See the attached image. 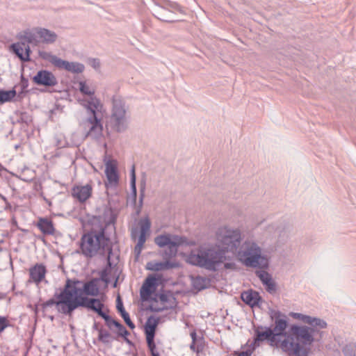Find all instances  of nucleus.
<instances>
[{"instance_id":"1","label":"nucleus","mask_w":356,"mask_h":356,"mask_svg":"<svg viewBox=\"0 0 356 356\" xmlns=\"http://www.w3.org/2000/svg\"><path fill=\"white\" fill-rule=\"evenodd\" d=\"M273 327L256 331V340H268L271 346L288 356H309L314 341V329L306 325H292L286 331L288 319L284 314L275 311L271 314Z\"/></svg>"},{"instance_id":"2","label":"nucleus","mask_w":356,"mask_h":356,"mask_svg":"<svg viewBox=\"0 0 356 356\" xmlns=\"http://www.w3.org/2000/svg\"><path fill=\"white\" fill-rule=\"evenodd\" d=\"M78 89L84 96L79 99L80 104L91 115L81 122V126L86 130V135L95 139L103 136V126L101 120L97 118V113L102 112L104 106L100 99L95 95L96 88L88 81H80L77 83Z\"/></svg>"},{"instance_id":"3","label":"nucleus","mask_w":356,"mask_h":356,"mask_svg":"<svg viewBox=\"0 0 356 356\" xmlns=\"http://www.w3.org/2000/svg\"><path fill=\"white\" fill-rule=\"evenodd\" d=\"M216 243L213 248L216 249L219 254L224 268L226 269H235L236 264L230 260L229 254L235 255L241 241L242 233L239 228L229 225H222L217 228L215 232Z\"/></svg>"},{"instance_id":"4","label":"nucleus","mask_w":356,"mask_h":356,"mask_svg":"<svg viewBox=\"0 0 356 356\" xmlns=\"http://www.w3.org/2000/svg\"><path fill=\"white\" fill-rule=\"evenodd\" d=\"M100 284L101 280L98 278L86 282L67 280L60 296V309L72 306L84 299H90V297L97 296L99 294Z\"/></svg>"},{"instance_id":"5","label":"nucleus","mask_w":356,"mask_h":356,"mask_svg":"<svg viewBox=\"0 0 356 356\" xmlns=\"http://www.w3.org/2000/svg\"><path fill=\"white\" fill-rule=\"evenodd\" d=\"M80 249L86 257L92 258L106 254L108 261L112 251L110 240L105 236L103 227L98 229H92L84 234L81 238Z\"/></svg>"},{"instance_id":"6","label":"nucleus","mask_w":356,"mask_h":356,"mask_svg":"<svg viewBox=\"0 0 356 356\" xmlns=\"http://www.w3.org/2000/svg\"><path fill=\"white\" fill-rule=\"evenodd\" d=\"M235 255L246 267L266 269L269 266L270 257L264 252L259 243L253 238L245 239Z\"/></svg>"},{"instance_id":"7","label":"nucleus","mask_w":356,"mask_h":356,"mask_svg":"<svg viewBox=\"0 0 356 356\" xmlns=\"http://www.w3.org/2000/svg\"><path fill=\"white\" fill-rule=\"evenodd\" d=\"M188 263L211 271H216L223 264L217 254L216 249L212 247H200L193 250L188 255Z\"/></svg>"},{"instance_id":"8","label":"nucleus","mask_w":356,"mask_h":356,"mask_svg":"<svg viewBox=\"0 0 356 356\" xmlns=\"http://www.w3.org/2000/svg\"><path fill=\"white\" fill-rule=\"evenodd\" d=\"M110 122L113 129L118 132H122L127 128L125 104L120 97L113 98Z\"/></svg>"},{"instance_id":"9","label":"nucleus","mask_w":356,"mask_h":356,"mask_svg":"<svg viewBox=\"0 0 356 356\" xmlns=\"http://www.w3.org/2000/svg\"><path fill=\"white\" fill-rule=\"evenodd\" d=\"M155 243L159 247H166L163 254L164 259H170L177 252V248L184 243L182 238L175 235H160L155 238Z\"/></svg>"},{"instance_id":"10","label":"nucleus","mask_w":356,"mask_h":356,"mask_svg":"<svg viewBox=\"0 0 356 356\" xmlns=\"http://www.w3.org/2000/svg\"><path fill=\"white\" fill-rule=\"evenodd\" d=\"M138 224L140 226L139 231L137 228H134L131 230V238L134 240H136L138 237L137 243L134 248V252L137 257H139L141 253L147 236L149 234L151 227L150 220L147 217L140 219Z\"/></svg>"},{"instance_id":"11","label":"nucleus","mask_w":356,"mask_h":356,"mask_svg":"<svg viewBox=\"0 0 356 356\" xmlns=\"http://www.w3.org/2000/svg\"><path fill=\"white\" fill-rule=\"evenodd\" d=\"M82 300L83 301H80L79 303L73 305L72 306L62 308L61 310L64 312L72 313L76 309L82 307L97 312L98 315L104 319H106L108 318V315L103 311L104 304L101 299L92 298L90 299H84Z\"/></svg>"},{"instance_id":"12","label":"nucleus","mask_w":356,"mask_h":356,"mask_svg":"<svg viewBox=\"0 0 356 356\" xmlns=\"http://www.w3.org/2000/svg\"><path fill=\"white\" fill-rule=\"evenodd\" d=\"M104 162L105 164L104 172L106 178L105 186L107 188H115L118 186L120 181L118 161L105 156Z\"/></svg>"},{"instance_id":"13","label":"nucleus","mask_w":356,"mask_h":356,"mask_svg":"<svg viewBox=\"0 0 356 356\" xmlns=\"http://www.w3.org/2000/svg\"><path fill=\"white\" fill-rule=\"evenodd\" d=\"M33 81L38 85L53 87L57 85L58 81L55 75L50 71L41 70L33 77Z\"/></svg>"},{"instance_id":"14","label":"nucleus","mask_w":356,"mask_h":356,"mask_svg":"<svg viewBox=\"0 0 356 356\" xmlns=\"http://www.w3.org/2000/svg\"><path fill=\"white\" fill-rule=\"evenodd\" d=\"M157 325L158 319L154 317H149L145 325L146 340L148 347L151 351L152 356H153V353H158L154 350L156 346L154 342L155 330Z\"/></svg>"},{"instance_id":"15","label":"nucleus","mask_w":356,"mask_h":356,"mask_svg":"<svg viewBox=\"0 0 356 356\" xmlns=\"http://www.w3.org/2000/svg\"><path fill=\"white\" fill-rule=\"evenodd\" d=\"M38 28L33 29H26L17 34V39L23 44L24 46L29 44L38 45L39 40H38Z\"/></svg>"},{"instance_id":"16","label":"nucleus","mask_w":356,"mask_h":356,"mask_svg":"<svg viewBox=\"0 0 356 356\" xmlns=\"http://www.w3.org/2000/svg\"><path fill=\"white\" fill-rule=\"evenodd\" d=\"M92 187L90 184L85 186H76L72 188V195L79 202L86 201L92 195Z\"/></svg>"},{"instance_id":"17","label":"nucleus","mask_w":356,"mask_h":356,"mask_svg":"<svg viewBox=\"0 0 356 356\" xmlns=\"http://www.w3.org/2000/svg\"><path fill=\"white\" fill-rule=\"evenodd\" d=\"M10 49L20 58L21 60L27 62L30 60L31 49L29 45L24 46L19 41L13 43L10 46Z\"/></svg>"},{"instance_id":"18","label":"nucleus","mask_w":356,"mask_h":356,"mask_svg":"<svg viewBox=\"0 0 356 356\" xmlns=\"http://www.w3.org/2000/svg\"><path fill=\"white\" fill-rule=\"evenodd\" d=\"M163 262L150 261L147 264V269L152 271H161L163 270L177 268L179 264L176 261H169V259H164Z\"/></svg>"},{"instance_id":"19","label":"nucleus","mask_w":356,"mask_h":356,"mask_svg":"<svg viewBox=\"0 0 356 356\" xmlns=\"http://www.w3.org/2000/svg\"><path fill=\"white\" fill-rule=\"evenodd\" d=\"M46 272L44 265L37 264L29 270L30 279L33 282L38 284L44 279Z\"/></svg>"},{"instance_id":"20","label":"nucleus","mask_w":356,"mask_h":356,"mask_svg":"<svg viewBox=\"0 0 356 356\" xmlns=\"http://www.w3.org/2000/svg\"><path fill=\"white\" fill-rule=\"evenodd\" d=\"M257 277L260 279L264 285L266 286V289L270 293H275L276 291V286L272 279L271 275L266 271L261 270L256 273Z\"/></svg>"},{"instance_id":"21","label":"nucleus","mask_w":356,"mask_h":356,"mask_svg":"<svg viewBox=\"0 0 356 356\" xmlns=\"http://www.w3.org/2000/svg\"><path fill=\"white\" fill-rule=\"evenodd\" d=\"M241 298L242 300L251 307L259 305L261 300L260 295L258 292L253 290H248L241 293Z\"/></svg>"},{"instance_id":"22","label":"nucleus","mask_w":356,"mask_h":356,"mask_svg":"<svg viewBox=\"0 0 356 356\" xmlns=\"http://www.w3.org/2000/svg\"><path fill=\"white\" fill-rule=\"evenodd\" d=\"M58 69H64L72 73H81L85 67L83 64L77 62H69L61 59Z\"/></svg>"},{"instance_id":"23","label":"nucleus","mask_w":356,"mask_h":356,"mask_svg":"<svg viewBox=\"0 0 356 356\" xmlns=\"http://www.w3.org/2000/svg\"><path fill=\"white\" fill-rule=\"evenodd\" d=\"M38 37L45 44H52L57 40V35L55 32L44 28H38Z\"/></svg>"},{"instance_id":"24","label":"nucleus","mask_w":356,"mask_h":356,"mask_svg":"<svg viewBox=\"0 0 356 356\" xmlns=\"http://www.w3.org/2000/svg\"><path fill=\"white\" fill-rule=\"evenodd\" d=\"M38 227L44 234L52 235L54 234L55 229L53 223L51 220L47 218L40 219L38 222Z\"/></svg>"},{"instance_id":"25","label":"nucleus","mask_w":356,"mask_h":356,"mask_svg":"<svg viewBox=\"0 0 356 356\" xmlns=\"http://www.w3.org/2000/svg\"><path fill=\"white\" fill-rule=\"evenodd\" d=\"M38 55H39L40 58H41L42 59L49 62L54 66L58 68L60 61H61V58L57 57L56 55L52 54L49 51H42V50H40L38 51Z\"/></svg>"},{"instance_id":"26","label":"nucleus","mask_w":356,"mask_h":356,"mask_svg":"<svg viewBox=\"0 0 356 356\" xmlns=\"http://www.w3.org/2000/svg\"><path fill=\"white\" fill-rule=\"evenodd\" d=\"M80 127L83 130V133L82 136H79L77 133H73L71 135L70 140L69 142H67L68 145L79 146L81 144V143L87 137H89L92 139L95 140V138H92V137L86 135V130L81 126V122L80 123ZM101 138H102V136L100 138H99L97 140L100 139Z\"/></svg>"},{"instance_id":"27","label":"nucleus","mask_w":356,"mask_h":356,"mask_svg":"<svg viewBox=\"0 0 356 356\" xmlns=\"http://www.w3.org/2000/svg\"><path fill=\"white\" fill-rule=\"evenodd\" d=\"M301 321L305 323H307L312 326L318 327L320 328H324L327 325L326 323L320 318L304 314L302 315Z\"/></svg>"},{"instance_id":"28","label":"nucleus","mask_w":356,"mask_h":356,"mask_svg":"<svg viewBox=\"0 0 356 356\" xmlns=\"http://www.w3.org/2000/svg\"><path fill=\"white\" fill-rule=\"evenodd\" d=\"M266 231L269 233H274L275 234H277L280 236L283 235V236H285L286 238L289 237L288 232L285 229V228L282 227L275 223L270 224L266 226Z\"/></svg>"},{"instance_id":"29","label":"nucleus","mask_w":356,"mask_h":356,"mask_svg":"<svg viewBox=\"0 0 356 356\" xmlns=\"http://www.w3.org/2000/svg\"><path fill=\"white\" fill-rule=\"evenodd\" d=\"M16 95L15 90H0V104L11 101Z\"/></svg>"},{"instance_id":"30","label":"nucleus","mask_w":356,"mask_h":356,"mask_svg":"<svg viewBox=\"0 0 356 356\" xmlns=\"http://www.w3.org/2000/svg\"><path fill=\"white\" fill-rule=\"evenodd\" d=\"M62 294V291H60V293H58V294H56L55 295V300H48L47 302H46V305L47 306H51V305H55L56 307V309L57 310L62 313V314H66V315H71L72 313H67V312H64L63 310H61L60 309V306L59 305V302L61 300L60 299V295Z\"/></svg>"},{"instance_id":"31","label":"nucleus","mask_w":356,"mask_h":356,"mask_svg":"<svg viewBox=\"0 0 356 356\" xmlns=\"http://www.w3.org/2000/svg\"><path fill=\"white\" fill-rule=\"evenodd\" d=\"M136 172H135V166L133 165L131 170V181H130V185H131V195L133 196L134 200L136 201Z\"/></svg>"},{"instance_id":"32","label":"nucleus","mask_w":356,"mask_h":356,"mask_svg":"<svg viewBox=\"0 0 356 356\" xmlns=\"http://www.w3.org/2000/svg\"><path fill=\"white\" fill-rule=\"evenodd\" d=\"M345 356H356V345L349 343L343 348Z\"/></svg>"},{"instance_id":"33","label":"nucleus","mask_w":356,"mask_h":356,"mask_svg":"<svg viewBox=\"0 0 356 356\" xmlns=\"http://www.w3.org/2000/svg\"><path fill=\"white\" fill-rule=\"evenodd\" d=\"M98 339L99 341H101L104 343H108L111 341V334L107 331H105L103 330H100L99 331Z\"/></svg>"},{"instance_id":"34","label":"nucleus","mask_w":356,"mask_h":356,"mask_svg":"<svg viewBox=\"0 0 356 356\" xmlns=\"http://www.w3.org/2000/svg\"><path fill=\"white\" fill-rule=\"evenodd\" d=\"M113 324L118 329V332L120 336L126 337L127 335L129 334L127 329L119 322L113 321Z\"/></svg>"},{"instance_id":"35","label":"nucleus","mask_w":356,"mask_h":356,"mask_svg":"<svg viewBox=\"0 0 356 356\" xmlns=\"http://www.w3.org/2000/svg\"><path fill=\"white\" fill-rule=\"evenodd\" d=\"M126 324L131 328L134 329L135 327V325L131 321L129 318V314L126 311H123L122 314H120Z\"/></svg>"},{"instance_id":"36","label":"nucleus","mask_w":356,"mask_h":356,"mask_svg":"<svg viewBox=\"0 0 356 356\" xmlns=\"http://www.w3.org/2000/svg\"><path fill=\"white\" fill-rule=\"evenodd\" d=\"M152 293V288H149V286H147V285H145V284H143L142 288H141V290H140V295L141 296L145 298V296H149L151 295V293Z\"/></svg>"},{"instance_id":"37","label":"nucleus","mask_w":356,"mask_h":356,"mask_svg":"<svg viewBox=\"0 0 356 356\" xmlns=\"http://www.w3.org/2000/svg\"><path fill=\"white\" fill-rule=\"evenodd\" d=\"M9 325L10 323L8 318L0 316V333H1Z\"/></svg>"},{"instance_id":"38","label":"nucleus","mask_w":356,"mask_h":356,"mask_svg":"<svg viewBox=\"0 0 356 356\" xmlns=\"http://www.w3.org/2000/svg\"><path fill=\"white\" fill-rule=\"evenodd\" d=\"M90 65L95 70H97L100 67V62L98 59L92 58L89 60Z\"/></svg>"},{"instance_id":"39","label":"nucleus","mask_w":356,"mask_h":356,"mask_svg":"<svg viewBox=\"0 0 356 356\" xmlns=\"http://www.w3.org/2000/svg\"><path fill=\"white\" fill-rule=\"evenodd\" d=\"M149 288H153L156 284V279L154 277H147L144 283Z\"/></svg>"},{"instance_id":"40","label":"nucleus","mask_w":356,"mask_h":356,"mask_svg":"<svg viewBox=\"0 0 356 356\" xmlns=\"http://www.w3.org/2000/svg\"><path fill=\"white\" fill-rule=\"evenodd\" d=\"M117 309L118 312L122 314L123 311H125L123 307V304L120 300V297L118 296L117 299V305H116Z\"/></svg>"},{"instance_id":"41","label":"nucleus","mask_w":356,"mask_h":356,"mask_svg":"<svg viewBox=\"0 0 356 356\" xmlns=\"http://www.w3.org/2000/svg\"><path fill=\"white\" fill-rule=\"evenodd\" d=\"M302 314L300 313H295V312H291L290 314V316H292L293 318H296V319H298V320H302Z\"/></svg>"},{"instance_id":"42","label":"nucleus","mask_w":356,"mask_h":356,"mask_svg":"<svg viewBox=\"0 0 356 356\" xmlns=\"http://www.w3.org/2000/svg\"><path fill=\"white\" fill-rule=\"evenodd\" d=\"M145 197V186H143L141 189H140V206L141 207L142 204H143V198Z\"/></svg>"},{"instance_id":"43","label":"nucleus","mask_w":356,"mask_h":356,"mask_svg":"<svg viewBox=\"0 0 356 356\" xmlns=\"http://www.w3.org/2000/svg\"><path fill=\"white\" fill-rule=\"evenodd\" d=\"M106 322V324L109 326V327H111L112 325H113V321H115V320L112 319L109 316H108V318L106 319H104Z\"/></svg>"},{"instance_id":"44","label":"nucleus","mask_w":356,"mask_h":356,"mask_svg":"<svg viewBox=\"0 0 356 356\" xmlns=\"http://www.w3.org/2000/svg\"><path fill=\"white\" fill-rule=\"evenodd\" d=\"M191 337L192 338L193 341L195 342L197 335H196V332L195 331H193L191 333Z\"/></svg>"},{"instance_id":"45","label":"nucleus","mask_w":356,"mask_h":356,"mask_svg":"<svg viewBox=\"0 0 356 356\" xmlns=\"http://www.w3.org/2000/svg\"><path fill=\"white\" fill-rule=\"evenodd\" d=\"M160 19L163 21H165V22H172V21H175L174 19H170L168 17H165L164 16H161L160 17Z\"/></svg>"},{"instance_id":"46","label":"nucleus","mask_w":356,"mask_h":356,"mask_svg":"<svg viewBox=\"0 0 356 356\" xmlns=\"http://www.w3.org/2000/svg\"><path fill=\"white\" fill-rule=\"evenodd\" d=\"M201 280H202V279H200V278H197V279L195 280V282H194V285H195V287H197V288H198L199 289H203V287H202V286H198L197 285V282H200V281H201Z\"/></svg>"},{"instance_id":"47","label":"nucleus","mask_w":356,"mask_h":356,"mask_svg":"<svg viewBox=\"0 0 356 356\" xmlns=\"http://www.w3.org/2000/svg\"><path fill=\"white\" fill-rule=\"evenodd\" d=\"M238 356H250V354L247 351H243V352L240 353Z\"/></svg>"},{"instance_id":"48","label":"nucleus","mask_w":356,"mask_h":356,"mask_svg":"<svg viewBox=\"0 0 356 356\" xmlns=\"http://www.w3.org/2000/svg\"><path fill=\"white\" fill-rule=\"evenodd\" d=\"M195 342H193V343H192V344L191 345L190 348H191V349H192V350H195Z\"/></svg>"},{"instance_id":"49","label":"nucleus","mask_w":356,"mask_h":356,"mask_svg":"<svg viewBox=\"0 0 356 356\" xmlns=\"http://www.w3.org/2000/svg\"><path fill=\"white\" fill-rule=\"evenodd\" d=\"M175 9H177V10H179V12H182V10L181 8H179L178 6H175Z\"/></svg>"},{"instance_id":"50","label":"nucleus","mask_w":356,"mask_h":356,"mask_svg":"<svg viewBox=\"0 0 356 356\" xmlns=\"http://www.w3.org/2000/svg\"><path fill=\"white\" fill-rule=\"evenodd\" d=\"M153 356H159V353H153Z\"/></svg>"},{"instance_id":"51","label":"nucleus","mask_w":356,"mask_h":356,"mask_svg":"<svg viewBox=\"0 0 356 356\" xmlns=\"http://www.w3.org/2000/svg\"><path fill=\"white\" fill-rule=\"evenodd\" d=\"M106 146H107V145L105 143L104 144V147L106 148Z\"/></svg>"}]
</instances>
